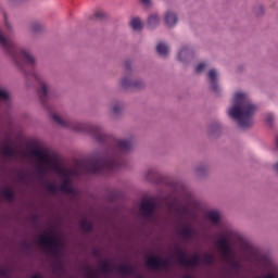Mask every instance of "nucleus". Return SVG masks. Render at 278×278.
<instances>
[{"mask_svg": "<svg viewBox=\"0 0 278 278\" xmlns=\"http://www.w3.org/2000/svg\"><path fill=\"white\" fill-rule=\"evenodd\" d=\"M0 46L4 49L5 52L12 58V60L17 64V66L22 67V71L28 76L34 77L36 81H39L40 87L38 88V94L41 103L45 105L49 100V89L47 88V84L42 83L38 72L34 70L36 66V59L27 52V50L23 48H18L16 42L12 40L11 37L3 34L0 30Z\"/></svg>", "mask_w": 278, "mask_h": 278, "instance_id": "nucleus-1", "label": "nucleus"}, {"mask_svg": "<svg viewBox=\"0 0 278 278\" xmlns=\"http://www.w3.org/2000/svg\"><path fill=\"white\" fill-rule=\"evenodd\" d=\"M113 148L101 157H92L81 162L85 173L91 175H108L118 170L123 166V160L117 151L127 152L131 150V140L113 139Z\"/></svg>", "mask_w": 278, "mask_h": 278, "instance_id": "nucleus-2", "label": "nucleus"}, {"mask_svg": "<svg viewBox=\"0 0 278 278\" xmlns=\"http://www.w3.org/2000/svg\"><path fill=\"white\" fill-rule=\"evenodd\" d=\"M255 112H257V106L251 102L249 96L237 92L233 98V105L228 110V115L237 121L239 127L247 128L253 125Z\"/></svg>", "mask_w": 278, "mask_h": 278, "instance_id": "nucleus-3", "label": "nucleus"}, {"mask_svg": "<svg viewBox=\"0 0 278 278\" xmlns=\"http://www.w3.org/2000/svg\"><path fill=\"white\" fill-rule=\"evenodd\" d=\"M52 119L60 127H66L67 129H74V131H88L92 134L97 142H108V137L100 126H92L78 122H71L68 119H62L58 114H52Z\"/></svg>", "mask_w": 278, "mask_h": 278, "instance_id": "nucleus-4", "label": "nucleus"}, {"mask_svg": "<svg viewBox=\"0 0 278 278\" xmlns=\"http://www.w3.org/2000/svg\"><path fill=\"white\" fill-rule=\"evenodd\" d=\"M38 244L46 247L53 257H58L60 255V250L62 249V241L60 238L51 235H41L38 239Z\"/></svg>", "mask_w": 278, "mask_h": 278, "instance_id": "nucleus-5", "label": "nucleus"}, {"mask_svg": "<svg viewBox=\"0 0 278 278\" xmlns=\"http://www.w3.org/2000/svg\"><path fill=\"white\" fill-rule=\"evenodd\" d=\"M188 254L179 247L176 248V260L180 266H185L186 268H197L199 264H201V258L199 255H194L191 258H187Z\"/></svg>", "mask_w": 278, "mask_h": 278, "instance_id": "nucleus-6", "label": "nucleus"}, {"mask_svg": "<svg viewBox=\"0 0 278 278\" xmlns=\"http://www.w3.org/2000/svg\"><path fill=\"white\" fill-rule=\"evenodd\" d=\"M146 265L151 270H162V268L164 270H168V268L170 267V263L168 262V260L160 258V257L154 256V255L148 256V258L146 261Z\"/></svg>", "mask_w": 278, "mask_h": 278, "instance_id": "nucleus-7", "label": "nucleus"}, {"mask_svg": "<svg viewBox=\"0 0 278 278\" xmlns=\"http://www.w3.org/2000/svg\"><path fill=\"white\" fill-rule=\"evenodd\" d=\"M47 190L51 194H55L56 192H64L65 194H73V187L71 186L70 178H66L61 186H56L51 182H48Z\"/></svg>", "mask_w": 278, "mask_h": 278, "instance_id": "nucleus-8", "label": "nucleus"}, {"mask_svg": "<svg viewBox=\"0 0 278 278\" xmlns=\"http://www.w3.org/2000/svg\"><path fill=\"white\" fill-rule=\"evenodd\" d=\"M216 244L222 253L223 260H231V245L229 244V239L222 237L216 241Z\"/></svg>", "mask_w": 278, "mask_h": 278, "instance_id": "nucleus-9", "label": "nucleus"}, {"mask_svg": "<svg viewBox=\"0 0 278 278\" xmlns=\"http://www.w3.org/2000/svg\"><path fill=\"white\" fill-rule=\"evenodd\" d=\"M155 202L151 200L142 201L139 206V212L144 218H152L155 212Z\"/></svg>", "mask_w": 278, "mask_h": 278, "instance_id": "nucleus-10", "label": "nucleus"}, {"mask_svg": "<svg viewBox=\"0 0 278 278\" xmlns=\"http://www.w3.org/2000/svg\"><path fill=\"white\" fill-rule=\"evenodd\" d=\"M33 155L35 157H38V160H40V162H42V164H48V166H51V156H49V154L42 152L41 150H35L33 151Z\"/></svg>", "mask_w": 278, "mask_h": 278, "instance_id": "nucleus-11", "label": "nucleus"}, {"mask_svg": "<svg viewBox=\"0 0 278 278\" xmlns=\"http://www.w3.org/2000/svg\"><path fill=\"white\" fill-rule=\"evenodd\" d=\"M218 77V73L216 72V70H211L208 72V79L211 81V88L212 90H214V92H218V83L216 81Z\"/></svg>", "mask_w": 278, "mask_h": 278, "instance_id": "nucleus-12", "label": "nucleus"}, {"mask_svg": "<svg viewBox=\"0 0 278 278\" xmlns=\"http://www.w3.org/2000/svg\"><path fill=\"white\" fill-rule=\"evenodd\" d=\"M117 273L118 275H123L124 277H131L134 276V266L131 265H121L118 268H117Z\"/></svg>", "mask_w": 278, "mask_h": 278, "instance_id": "nucleus-13", "label": "nucleus"}, {"mask_svg": "<svg viewBox=\"0 0 278 278\" xmlns=\"http://www.w3.org/2000/svg\"><path fill=\"white\" fill-rule=\"evenodd\" d=\"M180 236L184 240H192L194 238V229L187 225L180 230Z\"/></svg>", "mask_w": 278, "mask_h": 278, "instance_id": "nucleus-14", "label": "nucleus"}, {"mask_svg": "<svg viewBox=\"0 0 278 278\" xmlns=\"http://www.w3.org/2000/svg\"><path fill=\"white\" fill-rule=\"evenodd\" d=\"M165 24L167 27H175V25H177V14L167 12L165 14Z\"/></svg>", "mask_w": 278, "mask_h": 278, "instance_id": "nucleus-15", "label": "nucleus"}, {"mask_svg": "<svg viewBox=\"0 0 278 278\" xmlns=\"http://www.w3.org/2000/svg\"><path fill=\"white\" fill-rule=\"evenodd\" d=\"M79 225L81 231H85V233H90V231H92V223L87 218L81 219Z\"/></svg>", "mask_w": 278, "mask_h": 278, "instance_id": "nucleus-16", "label": "nucleus"}, {"mask_svg": "<svg viewBox=\"0 0 278 278\" xmlns=\"http://www.w3.org/2000/svg\"><path fill=\"white\" fill-rule=\"evenodd\" d=\"M1 153H2V155H5L7 157H16V152L9 144L2 147Z\"/></svg>", "mask_w": 278, "mask_h": 278, "instance_id": "nucleus-17", "label": "nucleus"}, {"mask_svg": "<svg viewBox=\"0 0 278 278\" xmlns=\"http://www.w3.org/2000/svg\"><path fill=\"white\" fill-rule=\"evenodd\" d=\"M101 273L104 275H108V273L114 271V265L110 263V261H105L101 266H100Z\"/></svg>", "mask_w": 278, "mask_h": 278, "instance_id": "nucleus-18", "label": "nucleus"}, {"mask_svg": "<svg viewBox=\"0 0 278 278\" xmlns=\"http://www.w3.org/2000/svg\"><path fill=\"white\" fill-rule=\"evenodd\" d=\"M160 25V17H157L156 14L151 15L148 18V26L150 29H154V27H157Z\"/></svg>", "mask_w": 278, "mask_h": 278, "instance_id": "nucleus-19", "label": "nucleus"}, {"mask_svg": "<svg viewBox=\"0 0 278 278\" xmlns=\"http://www.w3.org/2000/svg\"><path fill=\"white\" fill-rule=\"evenodd\" d=\"M2 197L5 199V201H9V203H12L14 201V191L10 188H5L2 190Z\"/></svg>", "mask_w": 278, "mask_h": 278, "instance_id": "nucleus-20", "label": "nucleus"}, {"mask_svg": "<svg viewBox=\"0 0 278 278\" xmlns=\"http://www.w3.org/2000/svg\"><path fill=\"white\" fill-rule=\"evenodd\" d=\"M207 216L214 225H218L220 223V213L217 211H211Z\"/></svg>", "mask_w": 278, "mask_h": 278, "instance_id": "nucleus-21", "label": "nucleus"}, {"mask_svg": "<svg viewBox=\"0 0 278 278\" xmlns=\"http://www.w3.org/2000/svg\"><path fill=\"white\" fill-rule=\"evenodd\" d=\"M156 53H159V55H168V47L166 46V43L160 42L156 46Z\"/></svg>", "mask_w": 278, "mask_h": 278, "instance_id": "nucleus-22", "label": "nucleus"}, {"mask_svg": "<svg viewBox=\"0 0 278 278\" xmlns=\"http://www.w3.org/2000/svg\"><path fill=\"white\" fill-rule=\"evenodd\" d=\"M203 262H204V264H207L208 266H214V264H216V256H214V254H212V253L204 254Z\"/></svg>", "mask_w": 278, "mask_h": 278, "instance_id": "nucleus-23", "label": "nucleus"}, {"mask_svg": "<svg viewBox=\"0 0 278 278\" xmlns=\"http://www.w3.org/2000/svg\"><path fill=\"white\" fill-rule=\"evenodd\" d=\"M130 27H132L134 31H140V29H142V22L140 18L135 17L130 22Z\"/></svg>", "mask_w": 278, "mask_h": 278, "instance_id": "nucleus-24", "label": "nucleus"}, {"mask_svg": "<svg viewBox=\"0 0 278 278\" xmlns=\"http://www.w3.org/2000/svg\"><path fill=\"white\" fill-rule=\"evenodd\" d=\"M122 88H138V83H131L130 78H124L121 83Z\"/></svg>", "mask_w": 278, "mask_h": 278, "instance_id": "nucleus-25", "label": "nucleus"}, {"mask_svg": "<svg viewBox=\"0 0 278 278\" xmlns=\"http://www.w3.org/2000/svg\"><path fill=\"white\" fill-rule=\"evenodd\" d=\"M190 54V48L188 47H182L180 49V51L178 52V60L180 62H184V58H188V55Z\"/></svg>", "mask_w": 278, "mask_h": 278, "instance_id": "nucleus-26", "label": "nucleus"}, {"mask_svg": "<svg viewBox=\"0 0 278 278\" xmlns=\"http://www.w3.org/2000/svg\"><path fill=\"white\" fill-rule=\"evenodd\" d=\"M84 270L86 273L87 278H99V275H97V273H94V270H92V267L86 266V267H84Z\"/></svg>", "mask_w": 278, "mask_h": 278, "instance_id": "nucleus-27", "label": "nucleus"}, {"mask_svg": "<svg viewBox=\"0 0 278 278\" xmlns=\"http://www.w3.org/2000/svg\"><path fill=\"white\" fill-rule=\"evenodd\" d=\"M0 99L2 101H8V99H10V93L3 89H0Z\"/></svg>", "mask_w": 278, "mask_h": 278, "instance_id": "nucleus-28", "label": "nucleus"}, {"mask_svg": "<svg viewBox=\"0 0 278 278\" xmlns=\"http://www.w3.org/2000/svg\"><path fill=\"white\" fill-rule=\"evenodd\" d=\"M94 17L98 18L99 21H103V18H105V12L97 11L94 14Z\"/></svg>", "mask_w": 278, "mask_h": 278, "instance_id": "nucleus-29", "label": "nucleus"}, {"mask_svg": "<svg viewBox=\"0 0 278 278\" xmlns=\"http://www.w3.org/2000/svg\"><path fill=\"white\" fill-rule=\"evenodd\" d=\"M205 66H207V64H205V63H200V64L195 67V73H203V71H205Z\"/></svg>", "mask_w": 278, "mask_h": 278, "instance_id": "nucleus-30", "label": "nucleus"}, {"mask_svg": "<svg viewBox=\"0 0 278 278\" xmlns=\"http://www.w3.org/2000/svg\"><path fill=\"white\" fill-rule=\"evenodd\" d=\"M154 177H155V169H149L148 175H147V179L149 181H153Z\"/></svg>", "mask_w": 278, "mask_h": 278, "instance_id": "nucleus-31", "label": "nucleus"}, {"mask_svg": "<svg viewBox=\"0 0 278 278\" xmlns=\"http://www.w3.org/2000/svg\"><path fill=\"white\" fill-rule=\"evenodd\" d=\"M42 29V25H40V23H34L31 25V30L33 31H40Z\"/></svg>", "mask_w": 278, "mask_h": 278, "instance_id": "nucleus-32", "label": "nucleus"}, {"mask_svg": "<svg viewBox=\"0 0 278 278\" xmlns=\"http://www.w3.org/2000/svg\"><path fill=\"white\" fill-rule=\"evenodd\" d=\"M226 262H230L232 268H240V263L231 260V254H230V258L226 260Z\"/></svg>", "mask_w": 278, "mask_h": 278, "instance_id": "nucleus-33", "label": "nucleus"}, {"mask_svg": "<svg viewBox=\"0 0 278 278\" xmlns=\"http://www.w3.org/2000/svg\"><path fill=\"white\" fill-rule=\"evenodd\" d=\"M64 270V266L61 263H58L54 267V273H62Z\"/></svg>", "mask_w": 278, "mask_h": 278, "instance_id": "nucleus-34", "label": "nucleus"}, {"mask_svg": "<svg viewBox=\"0 0 278 278\" xmlns=\"http://www.w3.org/2000/svg\"><path fill=\"white\" fill-rule=\"evenodd\" d=\"M0 277H2V278H8V270H5V269H0Z\"/></svg>", "mask_w": 278, "mask_h": 278, "instance_id": "nucleus-35", "label": "nucleus"}, {"mask_svg": "<svg viewBox=\"0 0 278 278\" xmlns=\"http://www.w3.org/2000/svg\"><path fill=\"white\" fill-rule=\"evenodd\" d=\"M4 23H5L8 30L10 31L12 29V26H10V22H8V16H5V15H4Z\"/></svg>", "mask_w": 278, "mask_h": 278, "instance_id": "nucleus-36", "label": "nucleus"}, {"mask_svg": "<svg viewBox=\"0 0 278 278\" xmlns=\"http://www.w3.org/2000/svg\"><path fill=\"white\" fill-rule=\"evenodd\" d=\"M53 169L59 173V175H62V168H60L58 165H53Z\"/></svg>", "mask_w": 278, "mask_h": 278, "instance_id": "nucleus-37", "label": "nucleus"}, {"mask_svg": "<svg viewBox=\"0 0 278 278\" xmlns=\"http://www.w3.org/2000/svg\"><path fill=\"white\" fill-rule=\"evenodd\" d=\"M113 112H114V114H118V112H121V106L115 105V106L113 108Z\"/></svg>", "mask_w": 278, "mask_h": 278, "instance_id": "nucleus-38", "label": "nucleus"}, {"mask_svg": "<svg viewBox=\"0 0 278 278\" xmlns=\"http://www.w3.org/2000/svg\"><path fill=\"white\" fill-rule=\"evenodd\" d=\"M38 174H39V175H45V167L39 166V167H38Z\"/></svg>", "mask_w": 278, "mask_h": 278, "instance_id": "nucleus-39", "label": "nucleus"}, {"mask_svg": "<svg viewBox=\"0 0 278 278\" xmlns=\"http://www.w3.org/2000/svg\"><path fill=\"white\" fill-rule=\"evenodd\" d=\"M141 3H143V5H150L151 0H141Z\"/></svg>", "mask_w": 278, "mask_h": 278, "instance_id": "nucleus-40", "label": "nucleus"}, {"mask_svg": "<svg viewBox=\"0 0 278 278\" xmlns=\"http://www.w3.org/2000/svg\"><path fill=\"white\" fill-rule=\"evenodd\" d=\"M20 180H21V181H25V174H21V175H20Z\"/></svg>", "mask_w": 278, "mask_h": 278, "instance_id": "nucleus-41", "label": "nucleus"}, {"mask_svg": "<svg viewBox=\"0 0 278 278\" xmlns=\"http://www.w3.org/2000/svg\"><path fill=\"white\" fill-rule=\"evenodd\" d=\"M125 66H126V71H129V62H126Z\"/></svg>", "mask_w": 278, "mask_h": 278, "instance_id": "nucleus-42", "label": "nucleus"}, {"mask_svg": "<svg viewBox=\"0 0 278 278\" xmlns=\"http://www.w3.org/2000/svg\"><path fill=\"white\" fill-rule=\"evenodd\" d=\"M268 122H269V123L273 122V117H268Z\"/></svg>", "mask_w": 278, "mask_h": 278, "instance_id": "nucleus-43", "label": "nucleus"}, {"mask_svg": "<svg viewBox=\"0 0 278 278\" xmlns=\"http://www.w3.org/2000/svg\"><path fill=\"white\" fill-rule=\"evenodd\" d=\"M137 278H142V276H139V277H137Z\"/></svg>", "mask_w": 278, "mask_h": 278, "instance_id": "nucleus-44", "label": "nucleus"}]
</instances>
